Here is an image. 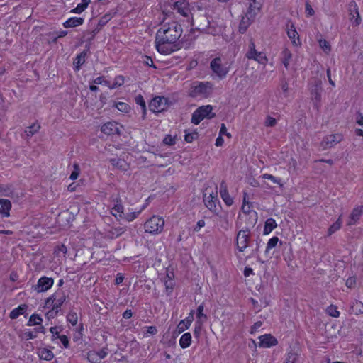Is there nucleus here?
I'll use <instances>...</instances> for the list:
<instances>
[{"mask_svg": "<svg viewBox=\"0 0 363 363\" xmlns=\"http://www.w3.org/2000/svg\"><path fill=\"white\" fill-rule=\"evenodd\" d=\"M183 33L182 27L177 22L172 21L164 24L157 32L155 46L162 55H169L179 50L181 45L178 40Z\"/></svg>", "mask_w": 363, "mask_h": 363, "instance_id": "obj_1", "label": "nucleus"}, {"mask_svg": "<svg viewBox=\"0 0 363 363\" xmlns=\"http://www.w3.org/2000/svg\"><path fill=\"white\" fill-rule=\"evenodd\" d=\"M213 84L209 82H194L191 84L189 96L192 98L206 99L211 95Z\"/></svg>", "mask_w": 363, "mask_h": 363, "instance_id": "obj_2", "label": "nucleus"}, {"mask_svg": "<svg viewBox=\"0 0 363 363\" xmlns=\"http://www.w3.org/2000/svg\"><path fill=\"white\" fill-rule=\"evenodd\" d=\"M164 226V219L158 216H152L144 224L145 232L150 234L160 233L163 230Z\"/></svg>", "mask_w": 363, "mask_h": 363, "instance_id": "obj_3", "label": "nucleus"}, {"mask_svg": "<svg viewBox=\"0 0 363 363\" xmlns=\"http://www.w3.org/2000/svg\"><path fill=\"white\" fill-rule=\"evenodd\" d=\"M203 202L206 208L216 216L220 213V204L218 199L217 191L211 193L208 196L205 193L203 195Z\"/></svg>", "mask_w": 363, "mask_h": 363, "instance_id": "obj_4", "label": "nucleus"}, {"mask_svg": "<svg viewBox=\"0 0 363 363\" xmlns=\"http://www.w3.org/2000/svg\"><path fill=\"white\" fill-rule=\"evenodd\" d=\"M251 232L249 228L242 229L236 235V246L240 252H244L248 247L250 241Z\"/></svg>", "mask_w": 363, "mask_h": 363, "instance_id": "obj_5", "label": "nucleus"}, {"mask_svg": "<svg viewBox=\"0 0 363 363\" xmlns=\"http://www.w3.org/2000/svg\"><path fill=\"white\" fill-rule=\"evenodd\" d=\"M245 56L247 59L257 61L259 64L265 65L267 62L265 55L262 52L257 51L255 49V44L252 39L250 40L248 50Z\"/></svg>", "mask_w": 363, "mask_h": 363, "instance_id": "obj_6", "label": "nucleus"}, {"mask_svg": "<svg viewBox=\"0 0 363 363\" xmlns=\"http://www.w3.org/2000/svg\"><path fill=\"white\" fill-rule=\"evenodd\" d=\"M210 67L220 79L225 78L229 72V68L222 62L220 57H216L211 60Z\"/></svg>", "mask_w": 363, "mask_h": 363, "instance_id": "obj_7", "label": "nucleus"}, {"mask_svg": "<svg viewBox=\"0 0 363 363\" xmlns=\"http://www.w3.org/2000/svg\"><path fill=\"white\" fill-rule=\"evenodd\" d=\"M66 300V296L62 291H56L45 301V307L54 306L55 309H60Z\"/></svg>", "mask_w": 363, "mask_h": 363, "instance_id": "obj_8", "label": "nucleus"}, {"mask_svg": "<svg viewBox=\"0 0 363 363\" xmlns=\"http://www.w3.org/2000/svg\"><path fill=\"white\" fill-rule=\"evenodd\" d=\"M167 99L164 96H156L152 99L150 104V110L154 113H159L166 108Z\"/></svg>", "mask_w": 363, "mask_h": 363, "instance_id": "obj_9", "label": "nucleus"}, {"mask_svg": "<svg viewBox=\"0 0 363 363\" xmlns=\"http://www.w3.org/2000/svg\"><path fill=\"white\" fill-rule=\"evenodd\" d=\"M350 21L352 26H357L361 23V17L358 7L354 1H351L348 5Z\"/></svg>", "mask_w": 363, "mask_h": 363, "instance_id": "obj_10", "label": "nucleus"}, {"mask_svg": "<svg viewBox=\"0 0 363 363\" xmlns=\"http://www.w3.org/2000/svg\"><path fill=\"white\" fill-rule=\"evenodd\" d=\"M342 140V136L339 134L329 135L325 136L322 140L320 145L323 150L330 148Z\"/></svg>", "mask_w": 363, "mask_h": 363, "instance_id": "obj_11", "label": "nucleus"}, {"mask_svg": "<svg viewBox=\"0 0 363 363\" xmlns=\"http://www.w3.org/2000/svg\"><path fill=\"white\" fill-rule=\"evenodd\" d=\"M53 284V279L42 277L38 279L37 284L35 286V290L38 293L46 291L52 286Z\"/></svg>", "mask_w": 363, "mask_h": 363, "instance_id": "obj_12", "label": "nucleus"}, {"mask_svg": "<svg viewBox=\"0 0 363 363\" xmlns=\"http://www.w3.org/2000/svg\"><path fill=\"white\" fill-rule=\"evenodd\" d=\"M257 14L252 12L250 13V11H247L245 16H242L240 25H239V32L241 33H244L252 22L255 20V16Z\"/></svg>", "mask_w": 363, "mask_h": 363, "instance_id": "obj_13", "label": "nucleus"}, {"mask_svg": "<svg viewBox=\"0 0 363 363\" xmlns=\"http://www.w3.org/2000/svg\"><path fill=\"white\" fill-rule=\"evenodd\" d=\"M172 9L184 17H188L190 13L189 4L185 0H178L172 4Z\"/></svg>", "mask_w": 363, "mask_h": 363, "instance_id": "obj_14", "label": "nucleus"}, {"mask_svg": "<svg viewBox=\"0 0 363 363\" xmlns=\"http://www.w3.org/2000/svg\"><path fill=\"white\" fill-rule=\"evenodd\" d=\"M259 347H265V348L270 347L272 346L276 345L278 343L277 339L269 334L261 335L259 337Z\"/></svg>", "mask_w": 363, "mask_h": 363, "instance_id": "obj_15", "label": "nucleus"}, {"mask_svg": "<svg viewBox=\"0 0 363 363\" xmlns=\"http://www.w3.org/2000/svg\"><path fill=\"white\" fill-rule=\"evenodd\" d=\"M220 194L224 203L228 206H230L233 203V199L230 196L227 189V185L224 181H222L220 184Z\"/></svg>", "mask_w": 363, "mask_h": 363, "instance_id": "obj_16", "label": "nucleus"}, {"mask_svg": "<svg viewBox=\"0 0 363 363\" xmlns=\"http://www.w3.org/2000/svg\"><path fill=\"white\" fill-rule=\"evenodd\" d=\"M101 130L106 135L119 134L120 133L118 123L113 121L104 124L101 128Z\"/></svg>", "mask_w": 363, "mask_h": 363, "instance_id": "obj_17", "label": "nucleus"}, {"mask_svg": "<svg viewBox=\"0 0 363 363\" xmlns=\"http://www.w3.org/2000/svg\"><path fill=\"white\" fill-rule=\"evenodd\" d=\"M247 11H250V13L254 12L258 14L262 8L264 0H247Z\"/></svg>", "mask_w": 363, "mask_h": 363, "instance_id": "obj_18", "label": "nucleus"}, {"mask_svg": "<svg viewBox=\"0 0 363 363\" xmlns=\"http://www.w3.org/2000/svg\"><path fill=\"white\" fill-rule=\"evenodd\" d=\"M125 231V227L111 228V229L106 232V237L109 239H114L121 235Z\"/></svg>", "mask_w": 363, "mask_h": 363, "instance_id": "obj_19", "label": "nucleus"}, {"mask_svg": "<svg viewBox=\"0 0 363 363\" xmlns=\"http://www.w3.org/2000/svg\"><path fill=\"white\" fill-rule=\"evenodd\" d=\"M111 214L117 218L118 215L119 218H123L124 216L123 213V206L121 203V200L120 199H116V204L111 209Z\"/></svg>", "mask_w": 363, "mask_h": 363, "instance_id": "obj_20", "label": "nucleus"}, {"mask_svg": "<svg viewBox=\"0 0 363 363\" xmlns=\"http://www.w3.org/2000/svg\"><path fill=\"white\" fill-rule=\"evenodd\" d=\"M84 23V18L80 17H72L67 19L66 21L63 23V26L66 28H74L82 25Z\"/></svg>", "mask_w": 363, "mask_h": 363, "instance_id": "obj_21", "label": "nucleus"}, {"mask_svg": "<svg viewBox=\"0 0 363 363\" xmlns=\"http://www.w3.org/2000/svg\"><path fill=\"white\" fill-rule=\"evenodd\" d=\"M89 51V48L82 51L80 54H79L74 60V65L75 67L76 70H79L81 66L85 62L86 57L87 56V53Z\"/></svg>", "mask_w": 363, "mask_h": 363, "instance_id": "obj_22", "label": "nucleus"}, {"mask_svg": "<svg viewBox=\"0 0 363 363\" xmlns=\"http://www.w3.org/2000/svg\"><path fill=\"white\" fill-rule=\"evenodd\" d=\"M0 214H3L6 217L9 216V211L11 208V203L9 200L0 199Z\"/></svg>", "mask_w": 363, "mask_h": 363, "instance_id": "obj_23", "label": "nucleus"}, {"mask_svg": "<svg viewBox=\"0 0 363 363\" xmlns=\"http://www.w3.org/2000/svg\"><path fill=\"white\" fill-rule=\"evenodd\" d=\"M201 115L205 118H213L215 117V113H212L213 107L211 105L202 106L197 108Z\"/></svg>", "mask_w": 363, "mask_h": 363, "instance_id": "obj_24", "label": "nucleus"}, {"mask_svg": "<svg viewBox=\"0 0 363 363\" xmlns=\"http://www.w3.org/2000/svg\"><path fill=\"white\" fill-rule=\"evenodd\" d=\"M287 35L294 45L297 44L296 40H299V38L294 24L291 23L287 24Z\"/></svg>", "mask_w": 363, "mask_h": 363, "instance_id": "obj_25", "label": "nucleus"}, {"mask_svg": "<svg viewBox=\"0 0 363 363\" xmlns=\"http://www.w3.org/2000/svg\"><path fill=\"white\" fill-rule=\"evenodd\" d=\"M362 206H358L352 210V212L350 216V220L348 222L349 225H354L356 223V221L359 220L362 213Z\"/></svg>", "mask_w": 363, "mask_h": 363, "instance_id": "obj_26", "label": "nucleus"}, {"mask_svg": "<svg viewBox=\"0 0 363 363\" xmlns=\"http://www.w3.org/2000/svg\"><path fill=\"white\" fill-rule=\"evenodd\" d=\"M40 128V125L38 123H34L31 125L27 127L24 130L26 138L28 139L31 138L34 134L38 133Z\"/></svg>", "mask_w": 363, "mask_h": 363, "instance_id": "obj_27", "label": "nucleus"}, {"mask_svg": "<svg viewBox=\"0 0 363 363\" xmlns=\"http://www.w3.org/2000/svg\"><path fill=\"white\" fill-rule=\"evenodd\" d=\"M28 306L26 304L20 305L18 308L13 309L9 315L10 318L16 319L19 315L24 314Z\"/></svg>", "mask_w": 363, "mask_h": 363, "instance_id": "obj_28", "label": "nucleus"}, {"mask_svg": "<svg viewBox=\"0 0 363 363\" xmlns=\"http://www.w3.org/2000/svg\"><path fill=\"white\" fill-rule=\"evenodd\" d=\"M191 343V335L190 333H186L179 340V345L182 348H187Z\"/></svg>", "mask_w": 363, "mask_h": 363, "instance_id": "obj_29", "label": "nucleus"}, {"mask_svg": "<svg viewBox=\"0 0 363 363\" xmlns=\"http://www.w3.org/2000/svg\"><path fill=\"white\" fill-rule=\"evenodd\" d=\"M277 223L273 218H268L264 223V234L267 235L270 233L276 227Z\"/></svg>", "mask_w": 363, "mask_h": 363, "instance_id": "obj_30", "label": "nucleus"}, {"mask_svg": "<svg viewBox=\"0 0 363 363\" xmlns=\"http://www.w3.org/2000/svg\"><path fill=\"white\" fill-rule=\"evenodd\" d=\"M38 355L40 359L46 361H50L54 357L52 352L46 348L40 350L38 352Z\"/></svg>", "mask_w": 363, "mask_h": 363, "instance_id": "obj_31", "label": "nucleus"}, {"mask_svg": "<svg viewBox=\"0 0 363 363\" xmlns=\"http://www.w3.org/2000/svg\"><path fill=\"white\" fill-rule=\"evenodd\" d=\"M110 162L111 164L113 166V167H117L118 169H123L125 170V167H126V162H125L124 160H122V159H120V158H117V157H115V158H112L110 160Z\"/></svg>", "mask_w": 363, "mask_h": 363, "instance_id": "obj_32", "label": "nucleus"}, {"mask_svg": "<svg viewBox=\"0 0 363 363\" xmlns=\"http://www.w3.org/2000/svg\"><path fill=\"white\" fill-rule=\"evenodd\" d=\"M351 309L356 315L363 314V303L361 301H355L352 303Z\"/></svg>", "mask_w": 363, "mask_h": 363, "instance_id": "obj_33", "label": "nucleus"}, {"mask_svg": "<svg viewBox=\"0 0 363 363\" xmlns=\"http://www.w3.org/2000/svg\"><path fill=\"white\" fill-rule=\"evenodd\" d=\"M291 56H292V55L288 49H285L282 52V62H283L284 67H286V69L289 68V62L291 58Z\"/></svg>", "mask_w": 363, "mask_h": 363, "instance_id": "obj_34", "label": "nucleus"}, {"mask_svg": "<svg viewBox=\"0 0 363 363\" xmlns=\"http://www.w3.org/2000/svg\"><path fill=\"white\" fill-rule=\"evenodd\" d=\"M87 359L91 363H99L101 362L100 357L95 350L89 351L87 353Z\"/></svg>", "mask_w": 363, "mask_h": 363, "instance_id": "obj_35", "label": "nucleus"}, {"mask_svg": "<svg viewBox=\"0 0 363 363\" xmlns=\"http://www.w3.org/2000/svg\"><path fill=\"white\" fill-rule=\"evenodd\" d=\"M43 321L41 317L38 314H33L28 322V325H40Z\"/></svg>", "mask_w": 363, "mask_h": 363, "instance_id": "obj_36", "label": "nucleus"}, {"mask_svg": "<svg viewBox=\"0 0 363 363\" xmlns=\"http://www.w3.org/2000/svg\"><path fill=\"white\" fill-rule=\"evenodd\" d=\"M135 101L137 104L140 106L143 118H145L146 114V105L143 96L142 95H138L135 97Z\"/></svg>", "mask_w": 363, "mask_h": 363, "instance_id": "obj_37", "label": "nucleus"}, {"mask_svg": "<svg viewBox=\"0 0 363 363\" xmlns=\"http://www.w3.org/2000/svg\"><path fill=\"white\" fill-rule=\"evenodd\" d=\"M341 224L342 223L340 217L336 222H335L333 225L330 226L328 230V235H331L335 232L338 230L341 227Z\"/></svg>", "mask_w": 363, "mask_h": 363, "instance_id": "obj_38", "label": "nucleus"}, {"mask_svg": "<svg viewBox=\"0 0 363 363\" xmlns=\"http://www.w3.org/2000/svg\"><path fill=\"white\" fill-rule=\"evenodd\" d=\"M327 313L333 318H337L340 315V312L337 311V308L334 305H330L326 309Z\"/></svg>", "mask_w": 363, "mask_h": 363, "instance_id": "obj_39", "label": "nucleus"}, {"mask_svg": "<svg viewBox=\"0 0 363 363\" xmlns=\"http://www.w3.org/2000/svg\"><path fill=\"white\" fill-rule=\"evenodd\" d=\"M204 118L201 115L199 111L196 109L192 114L191 123L198 125Z\"/></svg>", "mask_w": 363, "mask_h": 363, "instance_id": "obj_40", "label": "nucleus"}, {"mask_svg": "<svg viewBox=\"0 0 363 363\" xmlns=\"http://www.w3.org/2000/svg\"><path fill=\"white\" fill-rule=\"evenodd\" d=\"M219 217L220 221L222 223L221 226L225 230H228L229 227V222L228 219V214L225 213L224 215H222L220 213L218 216Z\"/></svg>", "mask_w": 363, "mask_h": 363, "instance_id": "obj_41", "label": "nucleus"}, {"mask_svg": "<svg viewBox=\"0 0 363 363\" xmlns=\"http://www.w3.org/2000/svg\"><path fill=\"white\" fill-rule=\"evenodd\" d=\"M67 320L72 325H75L77 323L78 317L75 312L70 311L67 315Z\"/></svg>", "mask_w": 363, "mask_h": 363, "instance_id": "obj_42", "label": "nucleus"}, {"mask_svg": "<svg viewBox=\"0 0 363 363\" xmlns=\"http://www.w3.org/2000/svg\"><path fill=\"white\" fill-rule=\"evenodd\" d=\"M189 324L186 320H181L177 325V331L179 333H182L190 327Z\"/></svg>", "mask_w": 363, "mask_h": 363, "instance_id": "obj_43", "label": "nucleus"}, {"mask_svg": "<svg viewBox=\"0 0 363 363\" xmlns=\"http://www.w3.org/2000/svg\"><path fill=\"white\" fill-rule=\"evenodd\" d=\"M113 18V16L111 13H106L104 16H103L99 21L98 26H100V28H102L104 26H105L111 18Z\"/></svg>", "mask_w": 363, "mask_h": 363, "instance_id": "obj_44", "label": "nucleus"}, {"mask_svg": "<svg viewBox=\"0 0 363 363\" xmlns=\"http://www.w3.org/2000/svg\"><path fill=\"white\" fill-rule=\"evenodd\" d=\"M115 106L118 111L124 113H128L130 109V106L124 102H118L116 104Z\"/></svg>", "mask_w": 363, "mask_h": 363, "instance_id": "obj_45", "label": "nucleus"}, {"mask_svg": "<svg viewBox=\"0 0 363 363\" xmlns=\"http://www.w3.org/2000/svg\"><path fill=\"white\" fill-rule=\"evenodd\" d=\"M74 170L71 173L69 176V179L72 180H75L78 178L80 173L79 165L77 163H74L73 164Z\"/></svg>", "mask_w": 363, "mask_h": 363, "instance_id": "obj_46", "label": "nucleus"}, {"mask_svg": "<svg viewBox=\"0 0 363 363\" xmlns=\"http://www.w3.org/2000/svg\"><path fill=\"white\" fill-rule=\"evenodd\" d=\"M124 83V77L122 75L116 76L114 79V82L111 86V89H115L118 86H121Z\"/></svg>", "mask_w": 363, "mask_h": 363, "instance_id": "obj_47", "label": "nucleus"}, {"mask_svg": "<svg viewBox=\"0 0 363 363\" xmlns=\"http://www.w3.org/2000/svg\"><path fill=\"white\" fill-rule=\"evenodd\" d=\"M278 242H279L278 237L274 236V237L270 238L267 242L265 252H267L270 249H272L273 247H274L277 245Z\"/></svg>", "mask_w": 363, "mask_h": 363, "instance_id": "obj_48", "label": "nucleus"}, {"mask_svg": "<svg viewBox=\"0 0 363 363\" xmlns=\"http://www.w3.org/2000/svg\"><path fill=\"white\" fill-rule=\"evenodd\" d=\"M167 277H168V278H169V276H167ZM164 286H165L167 294L170 295L172 294L173 288H174V283L172 282V280H170V279H169V280L164 281Z\"/></svg>", "mask_w": 363, "mask_h": 363, "instance_id": "obj_49", "label": "nucleus"}, {"mask_svg": "<svg viewBox=\"0 0 363 363\" xmlns=\"http://www.w3.org/2000/svg\"><path fill=\"white\" fill-rule=\"evenodd\" d=\"M262 177L264 179L271 180L274 184H277L279 186H282V184L281 183V179L275 177L274 176H273L272 174H264Z\"/></svg>", "mask_w": 363, "mask_h": 363, "instance_id": "obj_50", "label": "nucleus"}, {"mask_svg": "<svg viewBox=\"0 0 363 363\" xmlns=\"http://www.w3.org/2000/svg\"><path fill=\"white\" fill-rule=\"evenodd\" d=\"M297 359V354L294 352L288 353L284 363H295Z\"/></svg>", "mask_w": 363, "mask_h": 363, "instance_id": "obj_51", "label": "nucleus"}, {"mask_svg": "<svg viewBox=\"0 0 363 363\" xmlns=\"http://www.w3.org/2000/svg\"><path fill=\"white\" fill-rule=\"evenodd\" d=\"M163 143L167 145H173L176 143V138L171 135H167L163 140Z\"/></svg>", "mask_w": 363, "mask_h": 363, "instance_id": "obj_52", "label": "nucleus"}, {"mask_svg": "<svg viewBox=\"0 0 363 363\" xmlns=\"http://www.w3.org/2000/svg\"><path fill=\"white\" fill-rule=\"evenodd\" d=\"M67 33H68V32L67 30H60V31L54 32L53 33H52V35L54 36L53 42H56L57 40L60 38L65 37V35H67Z\"/></svg>", "mask_w": 363, "mask_h": 363, "instance_id": "obj_53", "label": "nucleus"}, {"mask_svg": "<svg viewBox=\"0 0 363 363\" xmlns=\"http://www.w3.org/2000/svg\"><path fill=\"white\" fill-rule=\"evenodd\" d=\"M319 45L320 48L325 52H328L330 51V45L329 43L325 40H320Z\"/></svg>", "mask_w": 363, "mask_h": 363, "instance_id": "obj_54", "label": "nucleus"}, {"mask_svg": "<svg viewBox=\"0 0 363 363\" xmlns=\"http://www.w3.org/2000/svg\"><path fill=\"white\" fill-rule=\"evenodd\" d=\"M140 211H138V212H131L130 213H127L126 215H124L123 216V218L124 219H125L127 221H133L135 218H137V216H138V214L140 213Z\"/></svg>", "mask_w": 363, "mask_h": 363, "instance_id": "obj_55", "label": "nucleus"}, {"mask_svg": "<svg viewBox=\"0 0 363 363\" xmlns=\"http://www.w3.org/2000/svg\"><path fill=\"white\" fill-rule=\"evenodd\" d=\"M198 136L197 133H189L185 134V141L187 143H191L195 138H196Z\"/></svg>", "mask_w": 363, "mask_h": 363, "instance_id": "obj_56", "label": "nucleus"}, {"mask_svg": "<svg viewBox=\"0 0 363 363\" xmlns=\"http://www.w3.org/2000/svg\"><path fill=\"white\" fill-rule=\"evenodd\" d=\"M57 337L60 340L62 344L63 345V346L65 348H68L69 347V341L68 337L66 335H57Z\"/></svg>", "mask_w": 363, "mask_h": 363, "instance_id": "obj_57", "label": "nucleus"}, {"mask_svg": "<svg viewBox=\"0 0 363 363\" xmlns=\"http://www.w3.org/2000/svg\"><path fill=\"white\" fill-rule=\"evenodd\" d=\"M277 124V120L268 116L265 121V125L267 127H274Z\"/></svg>", "mask_w": 363, "mask_h": 363, "instance_id": "obj_58", "label": "nucleus"}, {"mask_svg": "<svg viewBox=\"0 0 363 363\" xmlns=\"http://www.w3.org/2000/svg\"><path fill=\"white\" fill-rule=\"evenodd\" d=\"M51 309L46 313L48 319L54 318L59 312V309H55L54 306H50Z\"/></svg>", "mask_w": 363, "mask_h": 363, "instance_id": "obj_59", "label": "nucleus"}, {"mask_svg": "<svg viewBox=\"0 0 363 363\" xmlns=\"http://www.w3.org/2000/svg\"><path fill=\"white\" fill-rule=\"evenodd\" d=\"M94 38L95 36L89 30L85 31L83 34L84 41L91 42Z\"/></svg>", "mask_w": 363, "mask_h": 363, "instance_id": "obj_60", "label": "nucleus"}, {"mask_svg": "<svg viewBox=\"0 0 363 363\" xmlns=\"http://www.w3.org/2000/svg\"><path fill=\"white\" fill-rule=\"evenodd\" d=\"M311 96L313 99L316 101L319 102L321 99V95L318 90V89L315 88L314 90L311 91Z\"/></svg>", "mask_w": 363, "mask_h": 363, "instance_id": "obj_61", "label": "nucleus"}, {"mask_svg": "<svg viewBox=\"0 0 363 363\" xmlns=\"http://www.w3.org/2000/svg\"><path fill=\"white\" fill-rule=\"evenodd\" d=\"M203 308H204V306L203 304H201L197 308V318L199 319H201V318H203L204 319L207 318L206 315L205 314H203Z\"/></svg>", "mask_w": 363, "mask_h": 363, "instance_id": "obj_62", "label": "nucleus"}, {"mask_svg": "<svg viewBox=\"0 0 363 363\" xmlns=\"http://www.w3.org/2000/svg\"><path fill=\"white\" fill-rule=\"evenodd\" d=\"M86 8L82 4H79L76 8L71 10L72 13H81L82 11H84Z\"/></svg>", "mask_w": 363, "mask_h": 363, "instance_id": "obj_63", "label": "nucleus"}, {"mask_svg": "<svg viewBox=\"0 0 363 363\" xmlns=\"http://www.w3.org/2000/svg\"><path fill=\"white\" fill-rule=\"evenodd\" d=\"M219 135H225L227 137H228L229 138H230L232 137L231 134L227 131L226 126L224 123L221 124Z\"/></svg>", "mask_w": 363, "mask_h": 363, "instance_id": "obj_64", "label": "nucleus"}]
</instances>
